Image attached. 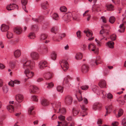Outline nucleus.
<instances>
[{
  "instance_id": "obj_34",
  "label": "nucleus",
  "mask_w": 126,
  "mask_h": 126,
  "mask_svg": "<svg viewBox=\"0 0 126 126\" xmlns=\"http://www.w3.org/2000/svg\"><path fill=\"white\" fill-rule=\"evenodd\" d=\"M52 76V74L48 72L46 74L45 78L46 79H48L51 78Z\"/></svg>"
},
{
  "instance_id": "obj_59",
  "label": "nucleus",
  "mask_w": 126,
  "mask_h": 126,
  "mask_svg": "<svg viewBox=\"0 0 126 126\" xmlns=\"http://www.w3.org/2000/svg\"><path fill=\"white\" fill-rule=\"evenodd\" d=\"M82 100H83V102L86 105L88 103V101L87 99L86 98H83Z\"/></svg>"
},
{
  "instance_id": "obj_29",
  "label": "nucleus",
  "mask_w": 126,
  "mask_h": 126,
  "mask_svg": "<svg viewBox=\"0 0 126 126\" xmlns=\"http://www.w3.org/2000/svg\"><path fill=\"white\" fill-rule=\"evenodd\" d=\"M106 6L107 9L109 10L112 11L114 10V7L112 4H107Z\"/></svg>"
},
{
  "instance_id": "obj_47",
  "label": "nucleus",
  "mask_w": 126,
  "mask_h": 126,
  "mask_svg": "<svg viewBox=\"0 0 126 126\" xmlns=\"http://www.w3.org/2000/svg\"><path fill=\"white\" fill-rule=\"evenodd\" d=\"M58 118L60 120L62 121V122H63L64 121H66L64 120L65 117L64 116L61 115L59 116Z\"/></svg>"
},
{
  "instance_id": "obj_15",
  "label": "nucleus",
  "mask_w": 126,
  "mask_h": 126,
  "mask_svg": "<svg viewBox=\"0 0 126 126\" xmlns=\"http://www.w3.org/2000/svg\"><path fill=\"white\" fill-rule=\"evenodd\" d=\"M9 26L4 24H3L1 26L0 29L2 32H4L7 31L9 29Z\"/></svg>"
},
{
  "instance_id": "obj_9",
  "label": "nucleus",
  "mask_w": 126,
  "mask_h": 126,
  "mask_svg": "<svg viewBox=\"0 0 126 126\" xmlns=\"http://www.w3.org/2000/svg\"><path fill=\"white\" fill-rule=\"evenodd\" d=\"M30 55L33 59L34 60H37L39 57V54L37 53L34 51L31 52L30 53Z\"/></svg>"
},
{
  "instance_id": "obj_4",
  "label": "nucleus",
  "mask_w": 126,
  "mask_h": 126,
  "mask_svg": "<svg viewBox=\"0 0 126 126\" xmlns=\"http://www.w3.org/2000/svg\"><path fill=\"white\" fill-rule=\"evenodd\" d=\"M61 103L58 101H54L52 103V106L54 111L56 112L58 110H60Z\"/></svg>"
},
{
  "instance_id": "obj_14",
  "label": "nucleus",
  "mask_w": 126,
  "mask_h": 126,
  "mask_svg": "<svg viewBox=\"0 0 126 126\" xmlns=\"http://www.w3.org/2000/svg\"><path fill=\"white\" fill-rule=\"evenodd\" d=\"M89 70L88 66L86 64H83L82 66L81 71L84 73H85L87 72Z\"/></svg>"
},
{
  "instance_id": "obj_28",
  "label": "nucleus",
  "mask_w": 126,
  "mask_h": 126,
  "mask_svg": "<svg viewBox=\"0 0 126 126\" xmlns=\"http://www.w3.org/2000/svg\"><path fill=\"white\" fill-rule=\"evenodd\" d=\"M38 90V88L36 86H31L30 92L32 93H34L37 92Z\"/></svg>"
},
{
  "instance_id": "obj_25",
  "label": "nucleus",
  "mask_w": 126,
  "mask_h": 126,
  "mask_svg": "<svg viewBox=\"0 0 126 126\" xmlns=\"http://www.w3.org/2000/svg\"><path fill=\"white\" fill-rule=\"evenodd\" d=\"M112 106L111 105H109L106 107V114L105 115V116L107 115L108 113H110L111 110Z\"/></svg>"
},
{
  "instance_id": "obj_50",
  "label": "nucleus",
  "mask_w": 126,
  "mask_h": 126,
  "mask_svg": "<svg viewBox=\"0 0 126 126\" xmlns=\"http://www.w3.org/2000/svg\"><path fill=\"white\" fill-rule=\"evenodd\" d=\"M32 29L34 31H37L38 29V26L36 25H33L32 26Z\"/></svg>"
},
{
  "instance_id": "obj_20",
  "label": "nucleus",
  "mask_w": 126,
  "mask_h": 126,
  "mask_svg": "<svg viewBox=\"0 0 126 126\" xmlns=\"http://www.w3.org/2000/svg\"><path fill=\"white\" fill-rule=\"evenodd\" d=\"M14 55L15 58H17L19 57L21 55V52L19 50H15L14 52Z\"/></svg>"
},
{
  "instance_id": "obj_26",
  "label": "nucleus",
  "mask_w": 126,
  "mask_h": 126,
  "mask_svg": "<svg viewBox=\"0 0 126 126\" xmlns=\"http://www.w3.org/2000/svg\"><path fill=\"white\" fill-rule=\"evenodd\" d=\"M83 57V54L80 52L77 53L75 56V59L77 60L81 59Z\"/></svg>"
},
{
  "instance_id": "obj_13",
  "label": "nucleus",
  "mask_w": 126,
  "mask_h": 126,
  "mask_svg": "<svg viewBox=\"0 0 126 126\" xmlns=\"http://www.w3.org/2000/svg\"><path fill=\"white\" fill-rule=\"evenodd\" d=\"M17 6L14 4H10L8 5L6 7L7 9L8 10H12L15 8H17Z\"/></svg>"
},
{
  "instance_id": "obj_30",
  "label": "nucleus",
  "mask_w": 126,
  "mask_h": 126,
  "mask_svg": "<svg viewBox=\"0 0 126 126\" xmlns=\"http://www.w3.org/2000/svg\"><path fill=\"white\" fill-rule=\"evenodd\" d=\"M74 12L72 13V18H73L74 20H79V16L77 14H74Z\"/></svg>"
},
{
  "instance_id": "obj_21",
  "label": "nucleus",
  "mask_w": 126,
  "mask_h": 126,
  "mask_svg": "<svg viewBox=\"0 0 126 126\" xmlns=\"http://www.w3.org/2000/svg\"><path fill=\"white\" fill-rule=\"evenodd\" d=\"M99 86L101 88L105 87L106 86V81L104 80L100 81L98 84Z\"/></svg>"
},
{
  "instance_id": "obj_8",
  "label": "nucleus",
  "mask_w": 126,
  "mask_h": 126,
  "mask_svg": "<svg viewBox=\"0 0 126 126\" xmlns=\"http://www.w3.org/2000/svg\"><path fill=\"white\" fill-rule=\"evenodd\" d=\"M80 105L82 109L83 110V111H82L81 112V115L83 117H84L87 114V113L86 112L87 109L86 108L85 106L82 103L80 104Z\"/></svg>"
},
{
  "instance_id": "obj_32",
  "label": "nucleus",
  "mask_w": 126,
  "mask_h": 126,
  "mask_svg": "<svg viewBox=\"0 0 126 126\" xmlns=\"http://www.w3.org/2000/svg\"><path fill=\"white\" fill-rule=\"evenodd\" d=\"M47 37V35L46 33L42 34L41 36L40 40L41 41H42L46 39Z\"/></svg>"
},
{
  "instance_id": "obj_36",
  "label": "nucleus",
  "mask_w": 126,
  "mask_h": 126,
  "mask_svg": "<svg viewBox=\"0 0 126 126\" xmlns=\"http://www.w3.org/2000/svg\"><path fill=\"white\" fill-rule=\"evenodd\" d=\"M115 20V18L114 16H112L110 17L109 21L110 23L113 24L114 23Z\"/></svg>"
},
{
  "instance_id": "obj_27",
  "label": "nucleus",
  "mask_w": 126,
  "mask_h": 126,
  "mask_svg": "<svg viewBox=\"0 0 126 126\" xmlns=\"http://www.w3.org/2000/svg\"><path fill=\"white\" fill-rule=\"evenodd\" d=\"M7 108L8 110L10 112H14V109L13 106L11 105H9L7 107Z\"/></svg>"
},
{
  "instance_id": "obj_23",
  "label": "nucleus",
  "mask_w": 126,
  "mask_h": 126,
  "mask_svg": "<svg viewBox=\"0 0 126 126\" xmlns=\"http://www.w3.org/2000/svg\"><path fill=\"white\" fill-rule=\"evenodd\" d=\"M114 45V43L113 42L110 41L106 43V46L111 48H113Z\"/></svg>"
},
{
  "instance_id": "obj_51",
  "label": "nucleus",
  "mask_w": 126,
  "mask_h": 126,
  "mask_svg": "<svg viewBox=\"0 0 126 126\" xmlns=\"http://www.w3.org/2000/svg\"><path fill=\"white\" fill-rule=\"evenodd\" d=\"M79 112V110H76L75 109L73 110V116H75L76 115L78 114Z\"/></svg>"
},
{
  "instance_id": "obj_3",
  "label": "nucleus",
  "mask_w": 126,
  "mask_h": 126,
  "mask_svg": "<svg viewBox=\"0 0 126 126\" xmlns=\"http://www.w3.org/2000/svg\"><path fill=\"white\" fill-rule=\"evenodd\" d=\"M88 48L89 50L92 51L96 54L98 53V48H96L94 44H89L88 45Z\"/></svg>"
},
{
  "instance_id": "obj_40",
  "label": "nucleus",
  "mask_w": 126,
  "mask_h": 126,
  "mask_svg": "<svg viewBox=\"0 0 126 126\" xmlns=\"http://www.w3.org/2000/svg\"><path fill=\"white\" fill-rule=\"evenodd\" d=\"M106 27V26H101L102 29L100 31V34H102L105 32V31L104 30H105V28Z\"/></svg>"
},
{
  "instance_id": "obj_10",
  "label": "nucleus",
  "mask_w": 126,
  "mask_h": 126,
  "mask_svg": "<svg viewBox=\"0 0 126 126\" xmlns=\"http://www.w3.org/2000/svg\"><path fill=\"white\" fill-rule=\"evenodd\" d=\"M72 14L71 13L65 14L63 17V18L65 21L70 20L72 18Z\"/></svg>"
},
{
  "instance_id": "obj_49",
  "label": "nucleus",
  "mask_w": 126,
  "mask_h": 126,
  "mask_svg": "<svg viewBox=\"0 0 126 126\" xmlns=\"http://www.w3.org/2000/svg\"><path fill=\"white\" fill-rule=\"evenodd\" d=\"M47 84V87L48 88H51L54 86V84L52 82L48 83Z\"/></svg>"
},
{
  "instance_id": "obj_31",
  "label": "nucleus",
  "mask_w": 126,
  "mask_h": 126,
  "mask_svg": "<svg viewBox=\"0 0 126 126\" xmlns=\"http://www.w3.org/2000/svg\"><path fill=\"white\" fill-rule=\"evenodd\" d=\"M28 37L31 39H33L35 37V34L33 32H31L29 33L28 36Z\"/></svg>"
},
{
  "instance_id": "obj_48",
  "label": "nucleus",
  "mask_w": 126,
  "mask_h": 126,
  "mask_svg": "<svg viewBox=\"0 0 126 126\" xmlns=\"http://www.w3.org/2000/svg\"><path fill=\"white\" fill-rule=\"evenodd\" d=\"M60 10L62 12H64L67 11V9L64 6H63L60 7Z\"/></svg>"
},
{
  "instance_id": "obj_64",
  "label": "nucleus",
  "mask_w": 126,
  "mask_h": 126,
  "mask_svg": "<svg viewBox=\"0 0 126 126\" xmlns=\"http://www.w3.org/2000/svg\"><path fill=\"white\" fill-rule=\"evenodd\" d=\"M10 64L11 66L13 68L15 66V64L14 63H13V62H11L10 63Z\"/></svg>"
},
{
  "instance_id": "obj_38",
  "label": "nucleus",
  "mask_w": 126,
  "mask_h": 126,
  "mask_svg": "<svg viewBox=\"0 0 126 126\" xmlns=\"http://www.w3.org/2000/svg\"><path fill=\"white\" fill-rule=\"evenodd\" d=\"M66 36V35L65 34H63L61 35H59V37L58 38H57L56 40V41H59L61 40L63 37H64Z\"/></svg>"
},
{
  "instance_id": "obj_63",
  "label": "nucleus",
  "mask_w": 126,
  "mask_h": 126,
  "mask_svg": "<svg viewBox=\"0 0 126 126\" xmlns=\"http://www.w3.org/2000/svg\"><path fill=\"white\" fill-rule=\"evenodd\" d=\"M88 10H87L83 14V16H88L89 15H90V14L88 13V12H89Z\"/></svg>"
},
{
  "instance_id": "obj_12",
  "label": "nucleus",
  "mask_w": 126,
  "mask_h": 126,
  "mask_svg": "<svg viewBox=\"0 0 126 126\" xmlns=\"http://www.w3.org/2000/svg\"><path fill=\"white\" fill-rule=\"evenodd\" d=\"M101 107V105L98 103L97 102L94 103L93 106V109L94 110L97 109L99 110Z\"/></svg>"
},
{
  "instance_id": "obj_6",
  "label": "nucleus",
  "mask_w": 126,
  "mask_h": 126,
  "mask_svg": "<svg viewBox=\"0 0 126 126\" xmlns=\"http://www.w3.org/2000/svg\"><path fill=\"white\" fill-rule=\"evenodd\" d=\"M58 125L57 126H74V123H70L69 124V123L67 122L66 121H64L63 122H58Z\"/></svg>"
},
{
  "instance_id": "obj_35",
  "label": "nucleus",
  "mask_w": 126,
  "mask_h": 126,
  "mask_svg": "<svg viewBox=\"0 0 126 126\" xmlns=\"http://www.w3.org/2000/svg\"><path fill=\"white\" fill-rule=\"evenodd\" d=\"M66 111L65 109L64 108H60V110H58L57 111V113H61L63 114L65 113Z\"/></svg>"
},
{
  "instance_id": "obj_11",
  "label": "nucleus",
  "mask_w": 126,
  "mask_h": 126,
  "mask_svg": "<svg viewBox=\"0 0 126 126\" xmlns=\"http://www.w3.org/2000/svg\"><path fill=\"white\" fill-rule=\"evenodd\" d=\"M15 98L16 100L18 102H21L23 100L24 97L22 95L18 94L16 95Z\"/></svg>"
},
{
  "instance_id": "obj_17",
  "label": "nucleus",
  "mask_w": 126,
  "mask_h": 126,
  "mask_svg": "<svg viewBox=\"0 0 126 126\" xmlns=\"http://www.w3.org/2000/svg\"><path fill=\"white\" fill-rule=\"evenodd\" d=\"M41 104L43 106H46L49 105V102L46 99H44L41 101Z\"/></svg>"
},
{
  "instance_id": "obj_19",
  "label": "nucleus",
  "mask_w": 126,
  "mask_h": 126,
  "mask_svg": "<svg viewBox=\"0 0 126 126\" xmlns=\"http://www.w3.org/2000/svg\"><path fill=\"white\" fill-rule=\"evenodd\" d=\"M15 32L18 34H20L22 32V30L21 28L20 27H16L15 28L14 30Z\"/></svg>"
},
{
  "instance_id": "obj_16",
  "label": "nucleus",
  "mask_w": 126,
  "mask_h": 126,
  "mask_svg": "<svg viewBox=\"0 0 126 126\" xmlns=\"http://www.w3.org/2000/svg\"><path fill=\"white\" fill-rule=\"evenodd\" d=\"M84 32L86 34V36L88 37H91L92 35V32L89 30H85L84 31Z\"/></svg>"
},
{
  "instance_id": "obj_62",
  "label": "nucleus",
  "mask_w": 126,
  "mask_h": 126,
  "mask_svg": "<svg viewBox=\"0 0 126 126\" xmlns=\"http://www.w3.org/2000/svg\"><path fill=\"white\" fill-rule=\"evenodd\" d=\"M118 124V123L117 121L113 122L112 123V125L113 126H117Z\"/></svg>"
},
{
  "instance_id": "obj_18",
  "label": "nucleus",
  "mask_w": 126,
  "mask_h": 126,
  "mask_svg": "<svg viewBox=\"0 0 126 126\" xmlns=\"http://www.w3.org/2000/svg\"><path fill=\"white\" fill-rule=\"evenodd\" d=\"M21 2L22 4V8L24 11L26 13H27L28 11L26 9L25 5L27 4V0H21Z\"/></svg>"
},
{
  "instance_id": "obj_2",
  "label": "nucleus",
  "mask_w": 126,
  "mask_h": 126,
  "mask_svg": "<svg viewBox=\"0 0 126 126\" xmlns=\"http://www.w3.org/2000/svg\"><path fill=\"white\" fill-rule=\"evenodd\" d=\"M60 63L61 66L63 71H66L69 68V65L66 60H63L60 61Z\"/></svg>"
},
{
  "instance_id": "obj_45",
  "label": "nucleus",
  "mask_w": 126,
  "mask_h": 126,
  "mask_svg": "<svg viewBox=\"0 0 126 126\" xmlns=\"http://www.w3.org/2000/svg\"><path fill=\"white\" fill-rule=\"evenodd\" d=\"M58 30V29L57 27H53L51 28V32H54L56 34V32Z\"/></svg>"
},
{
  "instance_id": "obj_37",
  "label": "nucleus",
  "mask_w": 126,
  "mask_h": 126,
  "mask_svg": "<svg viewBox=\"0 0 126 126\" xmlns=\"http://www.w3.org/2000/svg\"><path fill=\"white\" fill-rule=\"evenodd\" d=\"M52 17L53 19L56 20H58L59 19L58 16L56 13H54L53 14Z\"/></svg>"
},
{
  "instance_id": "obj_58",
  "label": "nucleus",
  "mask_w": 126,
  "mask_h": 126,
  "mask_svg": "<svg viewBox=\"0 0 126 126\" xmlns=\"http://www.w3.org/2000/svg\"><path fill=\"white\" fill-rule=\"evenodd\" d=\"M76 34L78 38L80 39L81 37L80 31H78L77 32Z\"/></svg>"
},
{
  "instance_id": "obj_46",
  "label": "nucleus",
  "mask_w": 126,
  "mask_h": 126,
  "mask_svg": "<svg viewBox=\"0 0 126 126\" xmlns=\"http://www.w3.org/2000/svg\"><path fill=\"white\" fill-rule=\"evenodd\" d=\"M80 49L82 51H84L86 49V45L85 44H82L81 45Z\"/></svg>"
},
{
  "instance_id": "obj_22",
  "label": "nucleus",
  "mask_w": 126,
  "mask_h": 126,
  "mask_svg": "<svg viewBox=\"0 0 126 126\" xmlns=\"http://www.w3.org/2000/svg\"><path fill=\"white\" fill-rule=\"evenodd\" d=\"M57 53L55 51H53L51 53L50 55V57L51 59L55 60L57 58Z\"/></svg>"
},
{
  "instance_id": "obj_55",
  "label": "nucleus",
  "mask_w": 126,
  "mask_h": 126,
  "mask_svg": "<svg viewBox=\"0 0 126 126\" xmlns=\"http://www.w3.org/2000/svg\"><path fill=\"white\" fill-rule=\"evenodd\" d=\"M88 86L87 85H85L81 86V88L83 90H86L88 88Z\"/></svg>"
},
{
  "instance_id": "obj_33",
  "label": "nucleus",
  "mask_w": 126,
  "mask_h": 126,
  "mask_svg": "<svg viewBox=\"0 0 126 126\" xmlns=\"http://www.w3.org/2000/svg\"><path fill=\"white\" fill-rule=\"evenodd\" d=\"M34 107L33 106L30 107L28 110V113L30 115H32L33 114V110Z\"/></svg>"
},
{
  "instance_id": "obj_52",
  "label": "nucleus",
  "mask_w": 126,
  "mask_h": 126,
  "mask_svg": "<svg viewBox=\"0 0 126 126\" xmlns=\"http://www.w3.org/2000/svg\"><path fill=\"white\" fill-rule=\"evenodd\" d=\"M48 51V48L46 47H43L42 50V52L43 53H46Z\"/></svg>"
},
{
  "instance_id": "obj_60",
  "label": "nucleus",
  "mask_w": 126,
  "mask_h": 126,
  "mask_svg": "<svg viewBox=\"0 0 126 126\" xmlns=\"http://www.w3.org/2000/svg\"><path fill=\"white\" fill-rule=\"evenodd\" d=\"M107 97L110 99H112L113 98V95L111 93H109L107 95Z\"/></svg>"
},
{
  "instance_id": "obj_43",
  "label": "nucleus",
  "mask_w": 126,
  "mask_h": 126,
  "mask_svg": "<svg viewBox=\"0 0 126 126\" xmlns=\"http://www.w3.org/2000/svg\"><path fill=\"white\" fill-rule=\"evenodd\" d=\"M7 36L8 38H11L13 37L12 33L10 32H8L7 34Z\"/></svg>"
},
{
  "instance_id": "obj_53",
  "label": "nucleus",
  "mask_w": 126,
  "mask_h": 126,
  "mask_svg": "<svg viewBox=\"0 0 126 126\" xmlns=\"http://www.w3.org/2000/svg\"><path fill=\"white\" fill-rule=\"evenodd\" d=\"M32 99L33 100L36 101H37L38 100L37 97L35 95L32 96Z\"/></svg>"
},
{
  "instance_id": "obj_7",
  "label": "nucleus",
  "mask_w": 126,
  "mask_h": 126,
  "mask_svg": "<svg viewBox=\"0 0 126 126\" xmlns=\"http://www.w3.org/2000/svg\"><path fill=\"white\" fill-rule=\"evenodd\" d=\"M73 99L71 96L68 95L66 96L65 98L64 102L65 103L69 105L72 102Z\"/></svg>"
},
{
  "instance_id": "obj_42",
  "label": "nucleus",
  "mask_w": 126,
  "mask_h": 126,
  "mask_svg": "<svg viewBox=\"0 0 126 126\" xmlns=\"http://www.w3.org/2000/svg\"><path fill=\"white\" fill-rule=\"evenodd\" d=\"M57 90L58 92L62 93L63 91V87L61 86H58L57 87Z\"/></svg>"
},
{
  "instance_id": "obj_1",
  "label": "nucleus",
  "mask_w": 126,
  "mask_h": 126,
  "mask_svg": "<svg viewBox=\"0 0 126 126\" xmlns=\"http://www.w3.org/2000/svg\"><path fill=\"white\" fill-rule=\"evenodd\" d=\"M34 62L31 60H28L24 63L23 65V67L25 70L24 73L27 78L24 80L26 82L27 79L32 78L34 75V73L30 70L29 68L32 69L34 67Z\"/></svg>"
},
{
  "instance_id": "obj_44",
  "label": "nucleus",
  "mask_w": 126,
  "mask_h": 126,
  "mask_svg": "<svg viewBox=\"0 0 126 126\" xmlns=\"http://www.w3.org/2000/svg\"><path fill=\"white\" fill-rule=\"evenodd\" d=\"M47 2L45 3H43L41 4V7L42 9H45L47 8Z\"/></svg>"
},
{
  "instance_id": "obj_56",
  "label": "nucleus",
  "mask_w": 126,
  "mask_h": 126,
  "mask_svg": "<svg viewBox=\"0 0 126 126\" xmlns=\"http://www.w3.org/2000/svg\"><path fill=\"white\" fill-rule=\"evenodd\" d=\"M68 79V77H65L64 78L63 81L65 82L66 84H67V83L69 82Z\"/></svg>"
},
{
  "instance_id": "obj_5",
  "label": "nucleus",
  "mask_w": 126,
  "mask_h": 126,
  "mask_svg": "<svg viewBox=\"0 0 126 126\" xmlns=\"http://www.w3.org/2000/svg\"><path fill=\"white\" fill-rule=\"evenodd\" d=\"M47 65V62L46 61H42L39 62L38 65L39 68L40 69H42Z\"/></svg>"
},
{
  "instance_id": "obj_24",
  "label": "nucleus",
  "mask_w": 126,
  "mask_h": 126,
  "mask_svg": "<svg viewBox=\"0 0 126 126\" xmlns=\"http://www.w3.org/2000/svg\"><path fill=\"white\" fill-rule=\"evenodd\" d=\"M119 29L118 31L120 33L124 32L125 28V27L124 26L123 24H121L119 26Z\"/></svg>"
},
{
  "instance_id": "obj_57",
  "label": "nucleus",
  "mask_w": 126,
  "mask_h": 126,
  "mask_svg": "<svg viewBox=\"0 0 126 126\" xmlns=\"http://www.w3.org/2000/svg\"><path fill=\"white\" fill-rule=\"evenodd\" d=\"M8 84L10 86L13 87L14 86V81L11 80L8 83Z\"/></svg>"
},
{
  "instance_id": "obj_41",
  "label": "nucleus",
  "mask_w": 126,
  "mask_h": 126,
  "mask_svg": "<svg viewBox=\"0 0 126 126\" xmlns=\"http://www.w3.org/2000/svg\"><path fill=\"white\" fill-rule=\"evenodd\" d=\"M123 110L121 109H120L118 112L117 117H119L121 116L123 114Z\"/></svg>"
},
{
  "instance_id": "obj_54",
  "label": "nucleus",
  "mask_w": 126,
  "mask_h": 126,
  "mask_svg": "<svg viewBox=\"0 0 126 126\" xmlns=\"http://www.w3.org/2000/svg\"><path fill=\"white\" fill-rule=\"evenodd\" d=\"M111 40L112 41H114L115 40L116 38V35L114 34L111 35L110 37Z\"/></svg>"
},
{
  "instance_id": "obj_39",
  "label": "nucleus",
  "mask_w": 126,
  "mask_h": 126,
  "mask_svg": "<svg viewBox=\"0 0 126 126\" xmlns=\"http://www.w3.org/2000/svg\"><path fill=\"white\" fill-rule=\"evenodd\" d=\"M2 90L4 93L6 94L8 92V90L6 86L4 85L2 88Z\"/></svg>"
},
{
  "instance_id": "obj_61",
  "label": "nucleus",
  "mask_w": 126,
  "mask_h": 126,
  "mask_svg": "<svg viewBox=\"0 0 126 126\" xmlns=\"http://www.w3.org/2000/svg\"><path fill=\"white\" fill-rule=\"evenodd\" d=\"M101 19L102 21L104 23H106L107 22V20L106 18L104 16L101 17Z\"/></svg>"
}]
</instances>
